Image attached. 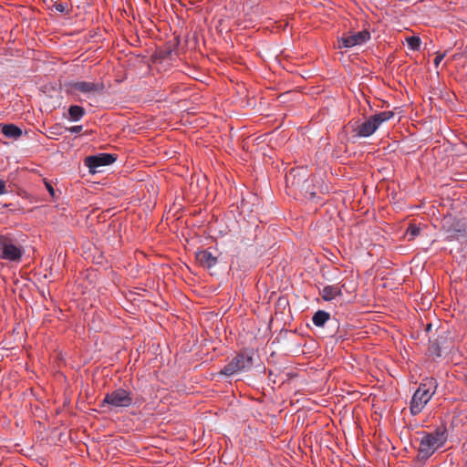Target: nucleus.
I'll return each instance as SVG.
<instances>
[{
    "label": "nucleus",
    "mask_w": 467,
    "mask_h": 467,
    "mask_svg": "<svg viewBox=\"0 0 467 467\" xmlns=\"http://www.w3.org/2000/svg\"><path fill=\"white\" fill-rule=\"evenodd\" d=\"M394 116L392 111H380L376 113L364 121H356L352 125L353 136L356 138H368L386 121Z\"/></svg>",
    "instance_id": "nucleus-1"
},
{
    "label": "nucleus",
    "mask_w": 467,
    "mask_h": 467,
    "mask_svg": "<svg viewBox=\"0 0 467 467\" xmlns=\"http://www.w3.org/2000/svg\"><path fill=\"white\" fill-rule=\"evenodd\" d=\"M437 381L433 378L424 379L412 396L410 412L412 415L420 413L436 392Z\"/></svg>",
    "instance_id": "nucleus-2"
},
{
    "label": "nucleus",
    "mask_w": 467,
    "mask_h": 467,
    "mask_svg": "<svg viewBox=\"0 0 467 467\" xmlns=\"http://www.w3.org/2000/svg\"><path fill=\"white\" fill-rule=\"evenodd\" d=\"M447 441L446 431L439 428L433 432L425 433L420 441L419 455L422 459L431 457L439 448L442 447Z\"/></svg>",
    "instance_id": "nucleus-3"
},
{
    "label": "nucleus",
    "mask_w": 467,
    "mask_h": 467,
    "mask_svg": "<svg viewBox=\"0 0 467 467\" xmlns=\"http://www.w3.org/2000/svg\"><path fill=\"white\" fill-rule=\"evenodd\" d=\"M23 256V249L18 243L8 234H0V259L19 262Z\"/></svg>",
    "instance_id": "nucleus-4"
},
{
    "label": "nucleus",
    "mask_w": 467,
    "mask_h": 467,
    "mask_svg": "<svg viewBox=\"0 0 467 467\" xmlns=\"http://www.w3.org/2000/svg\"><path fill=\"white\" fill-rule=\"evenodd\" d=\"M132 401L130 392L123 389H118L105 396L101 407L108 406L112 410L119 408H128L132 404Z\"/></svg>",
    "instance_id": "nucleus-5"
},
{
    "label": "nucleus",
    "mask_w": 467,
    "mask_h": 467,
    "mask_svg": "<svg viewBox=\"0 0 467 467\" xmlns=\"http://www.w3.org/2000/svg\"><path fill=\"white\" fill-rule=\"evenodd\" d=\"M252 365L253 361L251 356L239 354L225 365L221 372L226 376H233L236 373L249 369Z\"/></svg>",
    "instance_id": "nucleus-6"
},
{
    "label": "nucleus",
    "mask_w": 467,
    "mask_h": 467,
    "mask_svg": "<svg viewBox=\"0 0 467 467\" xmlns=\"http://www.w3.org/2000/svg\"><path fill=\"white\" fill-rule=\"evenodd\" d=\"M369 38L370 35L366 30L353 33L350 36H343L338 39V48H349L359 46L367 42Z\"/></svg>",
    "instance_id": "nucleus-7"
},
{
    "label": "nucleus",
    "mask_w": 467,
    "mask_h": 467,
    "mask_svg": "<svg viewBox=\"0 0 467 467\" xmlns=\"http://www.w3.org/2000/svg\"><path fill=\"white\" fill-rule=\"evenodd\" d=\"M116 161V156L109 153H101L99 155L89 156L86 159L85 163L89 171L93 173L99 171V168L107 166Z\"/></svg>",
    "instance_id": "nucleus-8"
},
{
    "label": "nucleus",
    "mask_w": 467,
    "mask_h": 467,
    "mask_svg": "<svg viewBox=\"0 0 467 467\" xmlns=\"http://www.w3.org/2000/svg\"><path fill=\"white\" fill-rule=\"evenodd\" d=\"M71 88L75 91H78L85 95L87 98H90L96 94L101 93L104 89L102 83L78 81L71 85Z\"/></svg>",
    "instance_id": "nucleus-9"
},
{
    "label": "nucleus",
    "mask_w": 467,
    "mask_h": 467,
    "mask_svg": "<svg viewBox=\"0 0 467 467\" xmlns=\"http://www.w3.org/2000/svg\"><path fill=\"white\" fill-rule=\"evenodd\" d=\"M196 260L205 268H211L217 264V258L208 250L196 253Z\"/></svg>",
    "instance_id": "nucleus-10"
},
{
    "label": "nucleus",
    "mask_w": 467,
    "mask_h": 467,
    "mask_svg": "<svg viewBox=\"0 0 467 467\" xmlns=\"http://www.w3.org/2000/svg\"><path fill=\"white\" fill-rule=\"evenodd\" d=\"M453 218L451 216H445L442 221V227L445 229L447 233V239L452 240L458 238L459 234L462 233V229L458 227L459 222L457 223V226L451 224Z\"/></svg>",
    "instance_id": "nucleus-11"
},
{
    "label": "nucleus",
    "mask_w": 467,
    "mask_h": 467,
    "mask_svg": "<svg viewBox=\"0 0 467 467\" xmlns=\"http://www.w3.org/2000/svg\"><path fill=\"white\" fill-rule=\"evenodd\" d=\"M320 293L325 301H331L341 296L342 291L341 286L336 285L324 286Z\"/></svg>",
    "instance_id": "nucleus-12"
},
{
    "label": "nucleus",
    "mask_w": 467,
    "mask_h": 467,
    "mask_svg": "<svg viewBox=\"0 0 467 467\" xmlns=\"http://www.w3.org/2000/svg\"><path fill=\"white\" fill-rule=\"evenodd\" d=\"M0 130L5 137L10 139H17L22 134V130L14 124L1 125Z\"/></svg>",
    "instance_id": "nucleus-13"
},
{
    "label": "nucleus",
    "mask_w": 467,
    "mask_h": 467,
    "mask_svg": "<svg viewBox=\"0 0 467 467\" xmlns=\"http://www.w3.org/2000/svg\"><path fill=\"white\" fill-rule=\"evenodd\" d=\"M329 317L330 315L327 312L319 310L314 314L312 321L315 326L323 327Z\"/></svg>",
    "instance_id": "nucleus-14"
},
{
    "label": "nucleus",
    "mask_w": 467,
    "mask_h": 467,
    "mask_svg": "<svg viewBox=\"0 0 467 467\" xmlns=\"http://www.w3.org/2000/svg\"><path fill=\"white\" fill-rule=\"evenodd\" d=\"M84 113V109L77 105L71 106L68 109V114L73 121L79 120L83 117Z\"/></svg>",
    "instance_id": "nucleus-15"
},
{
    "label": "nucleus",
    "mask_w": 467,
    "mask_h": 467,
    "mask_svg": "<svg viewBox=\"0 0 467 467\" xmlns=\"http://www.w3.org/2000/svg\"><path fill=\"white\" fill-rule=\"evenodd\" d=\"M406 43L410 49L418 50L420 46V38L416 36H409L406 38Z\"/></svg>",
    "instance_id": "nucleus-16"
},
{
    "label": "nucleus",
    "mask_w": 467,
    "mask_h": 467,
    "mask_svg": "<svg viewBox=\"0 0 467 467\" xmlns=\"http://www.w3.org/2000/svg\"><path fill=\"white\" fill-rule=\"evenodd\" d=\"M420 229L416 225H410L409 228L406 231V235L409 238V240H411L415 238L417 235H419Z\"/></svg>",
    "instance_id": "nucleus-17"
},
{
    "label": "nucleus",
    "mask_w": 467,
    "mask_h": 467,
    "mask_svg": "<svg viewBox=\"0 0 467 467\" xmlns=\"http://www.w3.org/2000/svg\"><path fill=\"white\" fill-rule=\"evenodd\" d=\"M445 57V54H438L436 57L434 58V64L436 67L440 65V63L442 61L443 57Z\"/></svg>",
    "instance_id": "nucleus-18"
},
{
    "label": "nucleus",
    "mask_w": 467,
    "mask_h": 467,
    "mask_svg": "<svg viewBox=\"0 0 467 467\" xmlns=\"http://www.w3.org/2000/svg\"><path fill=\"white\" fill-rule=\"evenodd\" d=\"M71 133H78L82 130V126H73L68 129Z\"/></svg>",
    "instance_id": "nucleus-19"
},
{
    "label": "nucleus",
    "mask_w": 467,
    "mask_h": 467,
    "mask_svg": "<svg viewBox=\"0 0 467 467\" xmlns=\"http://www.w3.org/2000/svg\"><path fill=\"white\" fill-rule=\"evenodd\" d=\"M5 182L0 179V195L5 193Z\"/></svg>",
    "instance_id": "nucleus-20"
},
{
    "label": "nucleus",
    "mask_w": 467,
    "mask_h": 467,
    "mask_svg": "<svg viewBox=\"0 0 467 467\" xmlns=\"http://www.w3.org/2000/svg\"><path fill=\"white\" fill-rule=\"evenodd\" d=\"M56 10L58 12H64L66 10V6L63 4H56L55 5Z\"/></svg>",
    "instance_id": "nucleus-21"
},
{
    "label": "nucleus",
    "mask_w": 467,
    "mask_h": 467,
    "mask_svg": "<svg viewBox=\"0 0 467 467\" xmlns=\"http://www.w3.org/2000/svg\"><path fill=\"white\" fill-rule=\"evenodd\" d=\"M46 186H47V191L50 192V194L54 195V189H53V187L48 182H46Z\"/></svg>",
    "instance_id": "nucleus-22"
}]
</instances>
